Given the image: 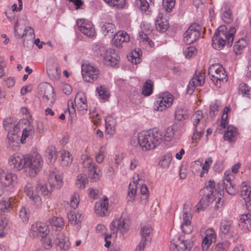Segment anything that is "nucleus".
Listing matches in <instances>:
<instances>
[{"mask_svg":"<svg viewBox=\"0 0 251 251\" xmlns=\"http://www.w3.org/2000/svg\"><path fill=\"white\" fill-rule=\"evenodd\" d=\"M222 18L225 23H230L233 20L231 11L227 5H226L223 9Z\"/></svg>","mask_w":251,"mask_h":251,"instance_id":"obj_56","label":"nucleus"},{"mask_svg":"<svg viewBox=\"0 0 251 251\" xmlns=\"http://www.w3.org/2000/svg\"><path fill=\"white\" fill-rule=\"evenodd\" d=\"M247 46V42L244 38L240 39L233 46V49L236 54H240L241 51Z\"/></svg>","mask_w":251,"mask_h":251,"instance_id":"obj_54","label":"nucleus"},{"mask_svg":"<svg viewBox=\"0 0 251 251\" xmlns=\"http://www.w3.org/2000/svg\"><path fill=\"white\" fill-rule=\"evenodd\" d=\"M208 73L211 79L217 87H220L221 81L227 80L225 69L219 64L211 65L208 69Z\"/></svg>","mask_w":251,"mask_h":251,"instance_id":"obj_9","label":"nucleus"},{"mask_svg":"<svg viewBox=\"0 0 251 251\" xmlns=\"http://www.w3.org/2000/svg\"><path fill=\"white\" fill-rule=\"evenodd\" d=\"M189 117L188 110L184 107L179 106L176 108L175 112V118L179 121H183Z\"/></svg>","mask_w":251,"mask_h":251,"instance_id":"obj_46","label":"nucleus"},{"mask_svg":"<svg viewBox=\"0 0 251 251\" xmlns=\"http://www.w3.org/2000/svg\"><path fill=\"white\" fill-rule=\"evenodd\" d=\"M13 208L12 202L10 200L0 201V210L3 212H8Z\"/></svg>","mask_w":251,"mask_h":251,"instance_id":"obj_61","label":"nucleus"},{"mask_svg":"<svg viewBox=\"0 0 251 251\" xmlns=\"http://www.w3.org/2000/svg\"><path fill=\"white\" fill-rule=\"evenodd\" d=\"M130 41L129 35L126 32L120 30L113 36L111 40L112 44L117 48H122L124 44Z\"/></svg>","mask_w":251,"mask_h":251,"instance_id":"obj_21","label":"nucleus"},{"mask_svg":"<svg viewBox=\"0 0 251 251\" xmlns=\"http://www.w3.org/2000/svg\"><path fill=\"white\" fill-rule=\"evenodd\" d=\"M131 226V221L129 216L122 213L119 218H115L109 225L111 234L117 236H124L129 231Z\"/></svg>","mask_w":251,"mask_h":251,"instance_id":"obj_5","label":"nucleus"},{"mask_svg":"<svg viewBox=\"0 0 251 251\" xmlns=\"http://www.w3.org/2000/svg\"><path fill=\"white\" fill-rule=\"evenodd\" d=\"M15 35L19 38L23 37L25 35H26L28 33L32 36L34 35V30L30 26H26L25 30L22 31V29H20L18 25V22L17 21L15 25H14Z\"/></svg>","mask_w":251,"mask_h":251,"instance_id":"obj_40","label":"nucleus"},{"mask_svg":"<svg viewBox=\"0 0 251 251\" xmlns=\"http://www.w3.org/2000/svg\"><path fill=\"white\" fill-rule=\"evenodd\" d=\"M240 193L244 200L251 198V183L245 181L242 182L240 185Z\"/></svg>","mask_w":251,"mask_h":251,"instance_id":"obj_35","label":"nucleus"},{"mask_svg":"<svg viewBox=\"0 0 251 251\" xmlns=\"http://www.w3.org/2000/svg\"><path fill=\"white\" fill-rule=\"evenodd\" d=\"M56 247L59 251H68L71 246L68 237L63 232L58 233L54 241Z\"/></svg>","mask_w":251,"mask_h":251,"instance_id":"obj_22","label":"nucleus"},{"mask_svg":"<svg viewBox=\"0 0 251 251\" xmlns=\"http://www.w3.org/2000/svg\"><path fill=\"white\" fill-rule=\"evenodd\" d=\"M153 82L150 79H148L143 86L142 89V95L145 97L151 95L153 93Z\"/></svg>","mask_w":251,"mask_h":251,"instance_id":"obj_51","label":"nucleus"},{"mask_svg":"<svg viewBox=\"0 0 251 251\" xmlns=\"http://www.w3.org/2000/svg\"><path fill=\"white\" fill-rule=\"evenodd\" d=\"M67 218L70 224L73 226H79L82 221V214L78 211L71 210L67 214Z\"/></svg>","mask_w":251,"mask_h":251,"instance_id":"obj_31","label":"nucleus"},{"mask_svg":"<svg viewBox=\"0 0 251 251\" xmlns=\"http://www.w3.org/2000/svg\"><path fill=\"white\" fill-rule=\"evenodd\" d=\"M36 189L40 192L41 194L47 198H50L54 190L52 188L48 187L47 183L42 179H39L36 182Z\"/></svg>","mask_w":251,"mask_h":251,"instance_id":"obj_29","label":"nucleus"},{"mask_svg":"<svg viewBox=\"0 0 251 251\" xmlns=\"http://www.w3.org/2000/svg\"><path fill=\"white\" fill-rule=\"evenodd\" d=\"M117 121L116 118L108 115L105 118V133L109 137H113L116 132Z\"/></svg>","mask_w":251,"mask_h":251,"instance_id":"obj_24","label":"nucleus"},{"mask_svg":"<svg viewBox=\"0 0 251 251\" xmlns=\"http://www.w3.org/2000/svg\"><path fill=\"white\" fill-rule=\"evenodd\" d=\"M61 163L63 166H67L70 165L73 162V156L69 151L65 150L59 151Z\"/></svg>","mask_w":251,"mask_h":251,"instance_id":"obj_42","label":"nucleus"},{"mask_svg":"<svg viewBox=\"0 0 251 251\" xmlns=\"http://www.w3.org/2000/svg\"><path fill=\"white\" fill-rule=\"evenodd\" d=\"M191 242L185 239L183 236L177 233L171 239L170 251H185L191 248Z\"/></svg>","mask_w":251,"mask_h":251,"instance_id":"obj_10","label":"nucleus"},{"mask_svg":"<svg viewBox=\"0 0 251 251\" xmlns=\"http://www.w3.org/2000/svg\"><path fill=\"white\" fill-rule=\"evenodd\" d=\"M88 171V176L92 181L96 182L99 180L101 177V174L100 168L96 165L92 167Z\"/></svg>","mask_w":251,"mask_h":251,"instance_id":"obj_43","label":"nucleus"},{"mask_svg":"<svg viewBox=\"0 0 251 251\" xmlns=\"http://www.w3.org/2000/svg\"><path fill=\"white\" fill-rule=\"evenodd\" d=\"M212 162V158L211 157L206 158L204 163L200 159L196 160L191 164V171L195 174L200 173V176L202 177L205 174L208 173Z\"/></svg>","mask_w":251,"mask_h":251,"instance_id":"obj_11","label":"nucleus"},{"mask_svg":"<svg viewBox=\"0 0 251 251\" xmlns=\"http://www.w3.org/2000/svg\"><path fill=\"white\" fill-rule=\"evenodd\" d=\"M17 133L18 132L13 131L7 132V141L9 145L12 147L17 146L18 143L19 137Z\"/></svg>","mask_w":251,"mask_h":251,"instance_id":"obj_52","label":"nucleus"},{"mask_svg":"<svg viewBox=\"0 0 251 251\" xmlns=\"http://www.w3.org/2000/svg\"><path fill=\"white\" fill-rule=\"evenodd\" d=\"M174 96L168 92H162L157 95L154 102L155 109L164 111L170 108L174 102Z\"/></svg>","mask_w":251,"mask_h":251,"instance_id":"obj_8","label":"nucleus"},{"mask_svg":"<svg viewBox=\"0 0 251 251\" xmlns=\"http://www.w3.org/2000/svg\"><path fill=\"white\" fill-rule=\"evenodd\" d=\"M179 135V132L177 130L176 126H169L166 130L163 136V139L166 141L172 140L175 136Z\"/></svg>","mask_w":251,"mask_h":251,"instance_id":"obj_38","label":"nucleus"},{"mask_svg":"<svg viewBox=\"0 0 251 251\" xmlns=\"http://www.w3.org/2000/svg\"><path fill=\"white\" fill-rule=\"evenodd\" d=\"M137 188V183L136 181H133L132 183H129L126 198L128 202H133L134 201L136 195Z\"/></svg>","mask_w":251,"mask_h":251,"instance_id":"obj_45","label":"nucleus"},{"mask_svg":"<svg viewBox=\"0 0 251 251\" xmlns=\"http://www.w3.org/2000/svg\"><path fill=\"white\" fill-rule=\"evenodd\" d=\"M239 93L243 97L251 99V87L245 83H241L238 86Z\"/></svg>","mask_w":251,"mask_h":251,"instance_id":"obj_49","label":"nucleus"},{"mask_svg":"<svg viewBox=\"0 0 251 251\" xmlns=\"http://www.w3.org/2000/svg\"><path fill=\"white\" fill-rule=\"evenodd\" d=\"M10 231L8 219L5 216L0 218V238L5 237Z\"/></svg>","mask_w":251,"mask_h":251,"instance_id":"obj_33","label":"nucleus"},{"mask_svg":"<svg viewBox=\"0 0 251 251\" xmlns=\"http://www.w3.org/2000/svg\"><path fill=\"white\" fill-rule=\"evenodd\" d=\"M99 98L103 100H107L110 97L108 90L103 86H98L96 88Z\"/></svg>","mask_w":251,"mask_h":251,"instance_id":"obj_53","label":"nucleus"},{"mask_svg":"<svg viewBox=\"0 0 251 251\" xmlns=\"http://www.w3.org/2000/svg\"><path fill=\"white\" fill-rule=\"evenodd\" d=\"M214 201H215V209L220 210L224 207L225 201L222 194L219 193H217L215 197L214 198Z\"/></svg>","mask_w":251,"mask_h":251,"instance_id":"obj_60","label":"nucleus"},{"mask_svg":"<svg viewBox=\"0 0 251 251\" xmlns=\"http://www.w3.org/2000/svg\"><path fill=\"white\" fill-rule=\"evenodd\" d=\"M35 134V130L33 125L29 122L28 125L24 128L21 139L22 144H25L26 140L31 139Z\"/></svg>","mask_w":251,"mask_h":251,"instance_id":"obj_30","label":"nucleus"},{"mask_svg":"<svg viewBox=\"0 0 251 251\" xmlns=\"http://www.w3.org/2000/svg\"><path fill=\"white\" fill-rule=\"evenodd\" d=\"M239 135L238 129L232 125H230L225 132L224 137L226 141L230 143L235 142Z\"/></svg>","mask_w":251,"mask_h":251,"instance_id":"obj_27","label":"nucleus"},{"mask_svg":"<svg viewBox=\"0 0 251 251\" xmlns=\"http://www.w3.org/2000/svg\"><path fill=\"white\" fill-rule=\"evenodd\" d=\"M80 164L82 167L87 171L90 170L95 165L93 158L87 153L82 154L80 157Z\"/></svg>","mask_w":251,"mask_h":251,"instance_id":"obj_37","label":"nucleus"},{"mask_svg":"<svg viewBox=\"0 0 251 251\" xmlns=\"http://www.w3.org/2000/svg\"><path fill=\"white\" fill-rule=\"evenodd\" d=\"M236 32V30L234 27H230L227 30L225 25L220 26L212 39V47L217 50H220L226 45L231 46Z\"/></svg>","mask_w":251,"mask_h":251,"instance_id":"obj_3","label":"nucleus"},{"mask_svg":"<svg viewBox=\"0 0 251 251\" xmlns=\"http://www.w3.org/2000/svg\"><path fill=\"white\" fill-rule=\"evenodd\" d=\"M203 232V239L201 243L202 249L203 251H208L211 244L216 241V234L215 230L210 228L203 229L201 231V233Z\"/></svg>","mask_w":251,"mask_h":251,"instance_id":"obj_18","label":"nucleus"},{"mask_svg":"<svg viewBox=\"0 0 251 251\" xmlns=\"http://www.w3.org/2000/svg\"><path fill=\"white\" fill-rule=\"evenodd\" d=\"M41 242L46 250H50L52 247L53 242L50 233L43 236L41 238Z\"/></svg>","mask_w":251,"mask_h":251,"instance_id":"obj_55","label":"nucleus"},{"mask_svg":"<svg viewBox=\"0 0 251 251\" xmlns=\"http://www.w3.org/2000/svg\"><path fill=\"white\" fill-rule=\"evenodd\" d=\"M101 30L104 36L111 37L116 31L114 24L110 23H104L101 25Z\"/></svg>","mask_w":251,"mask_h":251,"instance_id":"obj_39","label":"nucleus"},{"mask_svg":"<svg viewBox=\"0 0 251 251\" xmlns=\"http://www.w3.org/2000/svg\"><path fill=\"white\" fill-rule=\"evenodd\" d=\"M108 200L106 197H104L102 200L96 202L95 206V212L96 215L100 217L108 215Z\"/></svg>","mask_w":251,"mask_h":251,"instance_id":"obj_25","label":"nucleus"},{"mask_svg":"<svg viewBox=\"0 0 251 251\" xmlns=\"http://www.w3.org/2000/svg\"><path fill=\"white\" fill-rule=\"evenodd\" d=\"M80 201L79 194L76 192L73 193L70 197V204L73 209H76Z\"/></svg>","mask_w":251,"mask_h":251,"instance_id":"obj_59","label":"nucleus"},{"mask_svg":"<svg viewBox=\"0 0 251 251\" xmlns=\"http://www.w3.org/2000/svg\"><path fill=\"white\" fill-rule=\"evenodd\" d=\"M201 29V27L199 25H191L184 34V42L187 44H191L195 42L200 36Z\"/></svg>","mask_w":251,"mask_h":251,"instance_id":"obj_17","label":"nucleus"},{"mask_svg":"<svg viewBox=\"0 0 251 251\" xmlns=\"http://www.w3.org/2000/svg\"><path fill=\"white\" fill-rule=\"evenodd\" d=\"M45 157L49 164H53L56 160V151L55 147L49 146L45 151Z\"/></svg>","mask_w":251,"mask_h":251,"instance_id":"obj_36","label":"nucleus"},{"mask_svg":"<svg viewBox=\"0 0 251 251\" xmlns=\"http://www.w3.org/2000/svg\"><path fill=\"white\" fill-rule=\"evenodd\" d=\"M49 223L56 227L62 228L64 226V220L61 217H53L49 220Z\"/></svg>","mask_w":251,"mask_h":251,"instance_id":"obj_62","label":"nucleus"},{"mask_svg":"<svg viewBox=\"0 0 251 251\" xmlns=\"http://www.w3.org/2000/svg\"><path fill=\"white\" fill-rule=\"evenodd\" d=\"M39 88L43 95V101L48 105H52L56 98L53 86L48 83H43L39 85Z\"/></svg>","mask_w":251,"mask_h":251,"instance_id":"obj_12","label":"nucleus"},{"mask_svg":"<svg viewBox=\"0 0 251 251\" xmlns=\"http://www.w3.org/2000/svg\"><path fill=\"white\" fill-rule=\"evenodd\" d=\"M138 144L142 151H147L155 149L163 141V135L157 129L144 130L137 135Z\"/></svg>","mask_w":251,"mask_h":251,"instance_id":"obj_2","label":"nucleus"},{"mask_svg":"<svg viewBox=\"0 0 251 251\" xmlns=\"http://www.w3.org/2000/svg\"><path fill=\"white\" fill-rule=\"evenodd\" d=\"M239 226L244 230H251V215H241L240 216Z\"/></svg>","mask_w":251,"mask_h":251,"instance_id":"obj_34","label":"nucleus"},{"mask_svg":"<svg viewBox=\"0 0 251 251\" xmlns=\"http://www.w3.org/2000/svg\"><path fill=\"white\" fill-rule=\"evenodd\" d=\"M8 164L13 171L16 172H19L26 167L29 176L34 177L42 170L43 159L37 151L29 155L16 153L9 157Z\"/></svg>","mask_w":251,"mask_h":251,"instance_id":"obj_1","label":"nucleus"},{"mask_svg":"<svg viewBox=\"0 0 251 251\" xmlns=\"http://www.w3.org/2000/svg\"><path fill=\"white\" fill-rule=\"evenodd\" d=\"M48 181L50 187L54 189H60L63 185V176L57 170H54L50 172Z\"/></svg>","mask_w":251,"mask_h":251,"instance_id":"obj_20","label":"nucleus"},{"mask_svg":"<svg viewBox=\"0 0 251 251\" xmlns=\"http://www.w3.org/2000/svg\"><path fill=\"white\" fill-rule=\"evenodd\" d=\"M47 72L49 77L52 79H58L60 77L61 71L57 66H48Z\"/></svg>","mask_w":251,"mask_h":251,"instance_id":"obj_50","label":"nucleus"},{"mask_svg":"<svg viewBox=\"0 0 251 251\" xmlns=\"http://www.w3.org/2000/svg\"><path fill=\"white\" fill-rule=\"evenodd\" d=\"M168 20L163 16L162 13H159L155 21V26L157 30L164 32L169 27Z\"/></svg>","mask_w":251,"mask_h":251,"instance_id":"obj_32","label":"nucleus"},{"mask_svg":"<svg viewBox=\"0 0 251 251\" xmlns=\"http://www.w3.org/2000/svg\"><path fill=\"white\" fill-rule=\"evenodd\" d=\"M153 229L148 225L141 226L140 230L141 240L140 242L149 245L151 241Z\"/></svg>","mask_w":251,"mask_h":251,"instance_id":"obj_26","label":"nucleus"},{"mask_svg":"<svg viewBox=\"0 0 251 251\" xmlns=\"http://www.w3.org/2000/svg\"><path fill=\"white\" fill-rule=\"evenodd\" d=\"M19 217L24 224H27L29 219L28 209L25 206L22 207L19 211Z\"/></svg>","mask_w":251,"mask_h":251,"instance_id":"obj_57","label":"nucleus"},{"mask_svg":"<svg viewBox=\"0 0 251 251\" xmlns=\"http://www.w3.org/2000/svg\"><path fill=\"white\" fill-rule=\"evenodd\" d=\"M215 183L210 180L205 183L203 190L205 193L196 205L198 212L203 211L211 203L214 201V198L218 192L215 189Z\"/></svg>","mask_w":251,"mask_h":251,"instance_id":"obj_6","label":"nucleus"},{"mask_svg":"<svg viewBox=\"0 0 251 251\" xmlns=\"http://www.w3.org/2000/svg\"><path fill=\"white\" fill-rule=\"evenodd\" d=\"M180 218L182 219L180 225L182 231L187 234L191 233L193 230L191 221L192 219L191 213L184 209Z\"/></svg>","mask_w":251,"mask_h":251,"instance_id":"obj_23","label":"nucleus"},{"mask_svg":"<svg viewBox=\"0 0 251 251\" xmlns=\"http://www.w3.org/2000/svg\"><path fill=\"white\" fill-rule=\"evenodd\" d=\"M110 6L123 8L125 5V0H104Z\"/></svg>","mask_w":251,"mask_h":251,"instance_id":"obj_64","label":"nucleus"},{"mask_svg":"<svg viewBox=\"0 0 251 251\" xmlns=\"http://www.w3.org/2000/svg\"><path fill=\"white\" fill-rule=\"evenodd\" d=\"M142 51L139 48L135 49L131 54L127 56L128 59L132 64H137L141 61Z\"/></svg>","mask_w":251,"mask_h":251,"instance_id":"obj_47","label":"nucleus"},{"mask_svg":"<svg viewBox=\"0 0 251 251\" xmlns=\"http://www.w3.org/2000/svg\"><path fill=\"white\" fill-rule=\"evenodd\" d=\"M50 230L48 226L41 222H37L31 225L28 231L29 236L33 239L41 238L44 235L49 234Z\"/></svg>","mask_w":251,"mask_h":251,"instance_id":"obj_14","label":"nucleus"},{"mask_svg":"<svg viewBox=\"0 0 251 251\" xmlns=\"http://www.w3.org/2000/svg\"><path fill=\"white\" fill-rule=\"evenodd\" d=\"M134 6L142 12H146L149 7V4L147 0H135Z\"/></svg>","mask_w":251,"mask_h":251,"instance_id":"obj_58","label":"nucleus"},{"mask_svg":"<svg viewBox=\"0 0 251 251\" xmlns=\"http://www.w3.org/2000/svg\"><path fill=\"white\" fill-rule=\"evenodd\" d=\"M17 176L12 173H5L0 169V189L1 192L0 195L3 194L6 188L11 185H13L17 180Z\"/></svg>","mask_w":251,"mask_h":251,"instance_id":"obj_13","label":"nucleus"},{"mask_svg":"<svg viewBox=\"0 0 251 251\" xmlns=\"http://www.w3.org/2000/svg\"><path fill=\"white\" fill-rule=\"evenodd\" d=\"M221 106V102L219 100H215L212 102L210 105V115L211 117L216 115Z\"/></svg>","mask_w":251,"mask_h":251,"instance_id":"obj_63","label":"nucleus"},{"mask_svg":"<svg viewBox=\"0 0 251 251\" xmlns=\"http://www.w3.org/2000/svg\"><path fill=\"white\" fill-rule=\"evenodd\" d=\"M173 157L170 152L165 153L161 158L158 163V166L162 168H168L172 160Z\"/></svg>","mask_w":251,"mask_h":251,"instance_id":"obj_48","label":"nucleus"},{"mask_svg":"<svg viewBox=\"0 0 251 251\" xmlns=\"http://www.w3.org/2000/svg\"><path fill=\"white\" fill-rule=\"evenodd\" d=\"M24 192L26 195L37 207H41L42 201L41 197L38 194V190L34 188L33 184L27 182L25 186Z\"/></svg>","mask_w":251,"mask_h":251,"instance_id":"obj_16","label":"nucleus"},{"mask_svg":"<svg viewBox=\"0 0 251 251\" xmlns=\"http://www.w3.org/2000/svg\"><path fill=\"white\" fill-rule=\"evenodd\" d=\"M2 126L5 130L9 131L18 132L20 130L19 123L14 121L11 117L5 118L2 122Z\"/></svg>","mask_w":251,"mask_h":251,"instance_id":"obj_28","label":"nucleus"},{"mask_svg":"<svg viewBox=\"0 0 251 251\" xmlns=\"http://www.w3.org/2000/svg\"><path fill=\"white\" fill-rule=\"evenodd\" d=\"M74 101L75 106L72 100L68 101V110L70 113H74L75 109L82 114L87 111V100L84 93L78 92L75 95Z\"/></svg>","mask_w":251,"mask_h":251,"instance_id":"obj_7","label":"nucleus"},{"mask_svg":"<svg viewBox=\"0 0 251 251\" xmlns=\"http://www.w3.org/2000/svg\"><path fill=\"white\" fill-rule=\"evenodd\" d=\"M82 75L87 82H91L97 79L100 74L99 69L90 64H84L81 66Z\"/></svg>","mask_w":251,"mask_h":251,"instance_id":"obj_15","label":"nucleus"},{"mask_svg":"<svg viewBox=\"0 0 251 251\" xmlns=\"http://www.w3.org/2000/svg\"><path fill=\"white\" fill-rule=\"evenodd\" d=\"M88 179L86 174L81 173L78 174L75 182V186L80 189H83L88 184Z\"/></svg>","mask_w":251,"mask_h":251,"instance_id":"obj_41","label":"nucleus"},{"mask_svg":"<svg viewBox=\"0 0 251 251\" xmlns=\"http://www.w3.org/2000/svg\"><path fill=\"white\" fill-rule=\"evenodd\" d=\"M93 50L94 55L106 66H115L119 63L120 57L113 49L95 45Z\"/></svg>","mask_w":251,"mask_h":251,"instance_id":"obj_4","label":"nucleus"},{"mask_svg":"<svg viewBox=\"0 0 251 251\" xmlns=\"http://www.w3.org/2000/svg\"><path fill=\"white\" fill-rule=\"evenodd\" d=\"M76 24L79 30L84 35L89 37H93L95 34V29L92 23L84 19L77 20Z\"/></svg>","mask_w":251,"mask_h":251,"instance_id":"obj_19","label":"nucleus"},{"mask_svg":"<svg viewBox=\"0 0 251 251\" xmlns=\"http://www.w3.org/2000/svg\"><path fill=\"white\" fill-rule=\"evenodd\" d=\"M231 225L232 223L230 221H222L220 225V232L225 235H228L230 237L233 236L234 233L232 231Z\"/></svg>","mask_w":251,"mask_h":251,"instance_id":"obj_44","label":"nucleus"}]
</instances>
